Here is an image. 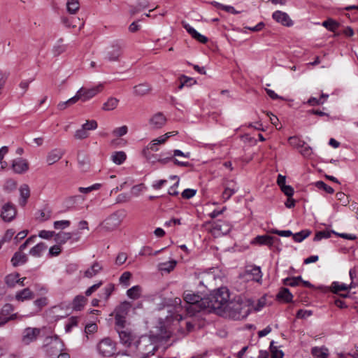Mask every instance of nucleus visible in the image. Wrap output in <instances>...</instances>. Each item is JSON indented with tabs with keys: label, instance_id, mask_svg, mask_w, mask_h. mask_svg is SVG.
Instances as JSON below:
<instances>
[{
	"label": "nucleus",
	"instance_id": "obj_28",
	"mask_svg": "<svg viewBox=\"0 0 358 358\" xmlns=\"http://www.w3.org/2000/svg\"><path fill=\"white\" fill-rule=\"evenodd\" d=\"M352 287V282L350 285L338 282H334L331 285V291L335 294H338L341 291H345Z\"/></svg>",
	"mask_w": 358,
	"mask_h": 358
},
{
	"label": "nucleus",
	"instance_id": "obj_27",
	"mask_svg": "<svg viewBox=\"0 0 358 358\" xmlns=\"http://www.w3.org/2000/svg\"><path fill=\"white\" fill-rule=\"evenodd\" d=\"M47 248L48 247L45 243L42 242L39 243L30 250L29 254L31 256L38 257L47 249Z\"/></svg>",
	"mask_w": 358,
	"mask_h": 358
},
{
	"label": "nucleus",
	"instance_id": "obj_21",
	"mask_svg": "<svg viewBox=\"0 0 358 358\" xmlns=\"http://www.w3.org/2000/svg\"><path fill=\"white\" fill-rule=\"evenodd\" d=\"M20 198L19 200V204L22 206H24L27 203V199L30 196L29 187L27 185L24 184L20 187Z\"/></svg>",
	"mask_w": 358,
	"mask_h": 358
},
{
	"label": "nucleus",
	"instance_id": "obj_59",
	"mask_svg": "<svg viewBox=\"0 0 358 358\" xmlns=\"http://www.w3.org/2000/svg\"><path fill=\"white\" fill-rule=\"evenodd\" d=\"M271 233L274 234H278V236L283 237H289L293 235L292 232L290 230H278V229H272Z\"/></svg>",
	"mask_w": 358,
	"mask_h": 358
},
{
	"label": "nucleus",
	"instance_id": "obj_53",
	"mask_svg": "<svg viewBox=\"0 0 358 358\" xmlns=\"http://www.w3.org/2000/svg\"><path fill=\"white\" fill-rule=\"evenodd\" d=\"M315 186L318 189H323V190H324L327 193L331 194V193L334 192V189L331 187L327 185L323 181H317V182H315Z\"/></svg>",
	"mask_w": 358,
	"mask_h": 358
},
{
	"label": "nucleus",
	"instance_id": "obj_1",
	"mask_svg": "<svg viewBox=\"0 0 358 358\" xmlns=\"http://www.w3.org/2000/svg\"><path fill=\"white\" fill-rule=\"evenodd\" d=\"M229 301V293L227 287L214 290L206 300V309L214 311L221 316Z\"/></svg>",
	"mask_w": 358,
	"mask_h": 358
},
{
	"label": "nucleus",
	"instance_id": "obj_41",
	"mask_svg": "<svg viewBox=\"0 0 358 358\" xmlns=\"http://www.w3.org/2000/svg\"><path fill=\"white\" fill-rule=\"evenodd\" d=\"M310 232L308 230H303L300 232L296 233L292 235L293 239L295 242L300 243L310 235Z\"/></svg>",
	"mask_w": 358,
	"mask_h": 358
},
{
	"label": "nucleus",
	"instance_id": "obj_5",
	"mask_svg": "<svg viewBox=\"0 0 358 358\" xmlns=\"http://www.w3.org/2000/svg\"><path fill=\"white\" fill-rule=\"evenodd\" d=\"M117 343L109 337L101 339L96 345V350L103 357H110L116 354Z\"/></svg>",
	"mask_w": 358,
	"mask_h": 358
},
{
	"label": "nucleus",
	"instance_id": "obj_4",
	"mask_svg": "<svg viewBox=\"0 0 358 358\" xmlns=\"http://www.w3.org/2000/svg\"><path fill=\"white\" fill-rule=\"evenodd\" d=\"M250 308L246 301L239 299L229 301L221 316L238 320L245 318L250 313Z\"/></svg>",
	"mask_w": 358,
	"mask_h": 358
},
{
	"label": "nucleus",
	"instance_id": "obj_8",
	"mask_svg": "<svg viewBox=\"0 0 358 358\" xmlns=\"http://www.w3.org/2000/svg\"><path fill=\"white\" fill-rule=\"evenodd\" d=\"M120 342L122 345L127 348L134 347V343L138 339L135 334L129 329H117Z\"/></svg>",
	"mask_w": 358,
	"mask_h": 358
},
{
	"label": "nucleus",
	"instance_id": "obj_52",
	"mask_svg": "<svg viewBox=\"0 0 358 358\" xmlns=\"http://www.w3.org/2000/svg\"><path fill=\"white\" fill-rule=\"evenodd\" d=\"M172 160L173 157L171 156V152L162 153L159 155L158 162L161 163L162 164H166Z\"/></svg>",
	"mask_w": 358,
	"mask_h": 358
},
{
	"label": "nucleus",
	"instance_id": "obj_40",
	"mask_svg": "<svg viewBox=\"0 0 358 358\" xmlns=\"http://www.w3.org/2000/svg\"><path fill=\"white\" fill-rule=\"evenodd\" d=\"M19 278L18 273L9 274L5 278L6 284L10 287H13L17 284V279Z\"/></svg>",
	"mask_w": 358,
	"mask_h": 358
},
{
	"label": "nucleus",
	"instance_id": "obj_13",
	"mask_svg": "<svg viewBox=\"0 0 358 358\" xmlns=\"http://www.w3.org/2000/svg\"><path fill=\"white\" fill-rule=\"evenodd\" d=\"M39 334L40 329L38 328H26L23 331L22 342L24 344L28 345L30 343L34 341L37 338V336L39 335Z\"/></svg>",
	"mask_w": 358,
	"mask_h": 358
},
{
	"label": "nucleus",
	"instance_id": "obj_6",
	"mask_svg": "<svg viewBox=\"0 0 358 358\" xmlns=\"http://www.w3.org/2000/svg\"><path fill=\"white\" fill-rule=\"evenodd\" d=\"M127 215V213L125 210L120 209L116 210L113 213H112L107 219L105 220V227L108 230H113L118 227L122 223V220L125 218Z\"/></svg>",
	"mask_w": 358,
	"mask_h": 358
},
{
	"label": "nucleus",
	"instance_id": "obj_38",
	"mask_svg": "<svg viewBox=\"0 0 358 358\" xmlns=\"http://www.w3.org/2000/svg\"><path fill=\"white\" fill-rule=\"evenodd\" d=\"M322 26L330 31H335L339 27V24L332 19H328L322 22Z\"/></svg>",
	"mask_w": 358,
	"mask_h": 358
},
{
	"label": "nucleus",
	"instance_id": "obj_14",
	"mask_svg": "<svg viewBox=\"0 0 358 358\" xmlns=\"http://www.w3.org/2000/svg\"><path fill=\"white\" fill-rule=\"evenodd\" d=\"M272 17L277 22H279L284 26L290 27L293 24L292 20L290 19L287 13L285 12L280 10L275 11L273 13Z\"/></svg>",
	"mask_w": 358,
	"mask_h": 358
},
{
	"label": "nucleus",
	"instance_id": "obj_22",
	"mask_svg": "<svg viewBox=\"0 0 358 358\" xmlns=\"http://www.w3.org/2000/svg\"><path fill=\"white\" fill-rule=\"evenodd\" d=\"M27 261V255L20 251L16 252L11 259V263L15 267L24 264Z\"/></svg>",
	"mask_w": 358,
	"mask_h": 358
},
{
	"label": "nucleus",
	"instance_id": "obj_58",
	"mask_svg": "<svg viewBox=\"0 0 358 358\" xmlns=\"http://www.w3.org/2000/svg\"><path fill=\"white\" fill-rule=\"evenodd\" d=\"M55 232L52 231L42 230L39 232L38 236L44 239H50L55 237Z\"/></svg>",
	"mask_w": 358,
	"mask_h": 358
},
{
	"label": "nucleus",
	"instance_id": "obj_56",
	"mask_svg": "<svg viewBox=\"0 0 358 358\" xmlns=\"http://www.w3.org/2000/svg\"><path fill=\"white\" fill-rule=\"evenodd\" d=\"M128 131V128L127 126L124 125L120 127L115 128L113 131V134L115 136L120 137L124 136Z\"/></svg>",
	"mask_w": 358,
	"mask_h": 358
},
{
	"label": "nucleus",
	"instance_id": "obj_37",
	"mask_svg": "<svg viewBox=\"0 0 358 358\" xmlns=\"http://www.w3.org/2000/svg\"><path fill=\"white\" fill-rule=\"evenodd\" d=\"M236 185H233L232 186H227L223 193H222V198L224 201H227L229 200L231 196L234 194L237 190H238V188L235 187Z\"/></svg>",
	"mask_w": 358,
	"mask_h": 358
},
{
	"label": "nucleus",
	"instance_id": "obj_50",
	"mask_svg": "<svg viewBox=\"0 0 358 358\" xmlns=\"http://www.w3.org/2000/svg\"><path fill=\"white\" fill-rule=\"evenodd\" d=\"M89 136V133L85 131L82 127L80 129L76 131L74 138L78 140L87 138Z\"/></svg>",
	"mask_w": 358,
	"mask_h": 358
},
{
	"label": "nucleus",
	"instance_id": "obj_20",
	"mask_svg": "<svg viewBox=\"0 0 358 358\" xmlns=\"http://www.w3.org/2000/svg\"><path fill=\"white\" fill-rule=\"evenodd\" d=\"M64 155V151L60 149L52 150L47 156V162L49 165H52L59 161Z\"/></svg>",
	"mask_w": 358,
	"mask_h": 358
},
{
	"label": "nucleus",
	"instance_id": "obj_61",
	"mask_svg": "<svg viewBox=\"0 0 358 358\" xmlns=\"http://www.w3.org/2000/svg\"><path fill=\"white\" fill-rule=\"evenodd\" d=\"M13 310L14 307L12 304L6 303L2 307L1 314L2 315L6 316L9 315L12 311H13Z\"/></svg>",
	"mask_w": 358,
	"mask_h": 358
},
{
	"label": "nucleus",
	"instance_id": "obj_31",
	"mask_svg": "<svg viewBox=\"0 0 358 358\" xmlns=\"http://www.w3.org/2000/svg\"><path fill=\"white\" fill-rule=\"evenodd\" d=\"M80 8L78 0H67L66 10L70 14L74 15L77 13Z\"/></svg>",
	"mask_w": 358,
	"mask_h": 358
},
{
	"label": "nucleus",
	"instance_id": "obj_29",
	"mask_svg": "<svg viewBox=\"0 0 358 358\" xmlns=\"http://www.w3.org/2000/svg\"><path fill=\"white\" fill-rule=\"evenodd\" d=\"M87 299L82 295L76 296L72 303V308L76 310H80L85 305Z\"/></svg>",
	"mask_w": 358,
	"mask_h": 358
},
{
	"label": "nucleus",
	"instance_id": "obj_35",
	"mask_svg": "<svg viewBox=\"0 0 358 358\" xmlns=\"http://www.w3.org/2000/svg\"><path fill=\"white\" fill-rule=\"evenodd\" d=\"M126 158L127 155L125 152L123 151L115 152L111 155L112 161L117 165L122 164L126 160Z\"/></svg>",
	"mask_w": 358,
	"mask_h": 358
},
{
	"label": "nucleus",
	"instance_id": "obj_60",
	"mask_svg": "<svg viewBox=\"0 0 358 358\" xmlns=\"http://www.w3.org/2000/svg\"><path fill=\"white\" fill-rule=\"evenodd\" d=\"M312 310L300 309L296 313V317L300 319H304L312 315Z\"/></svg>",
	"mask_w": 358,
	"mask_h": 358
},
{
	"label": "nucleus",
	"instance_id": "obj_23",
	"mask_svg": "<svg viewBox=\"0 0 358 358\" xmlns=\"http://www.w3.org/2000/svg\"><path fill=\"white\" fill-rule=\"evenodd\" d=\"M102 270V266L100 263L95 262L90 268L85 271L84 276L87 278H92L97 275Z\"/></svg>",
	"mask_w": 358,
	"mask_h": 358
},
{
	"label": "nucleus",
	"instance_id": "obj_15",
	"mask_svg": "<svg viewBox=\"0 0 358 358\" xmlns=\"http://www.w3.org/2000/svg\"><path fill=\"white\" fill-rule=\"evenodd\" d=\"M166 118L164 115L162 113H157L155 114L150 119V124L154 129H160L162 128L166 123Z\"/></svg>",
	"mask_w": 358,
	"mask_h": 358
},
{
	"label": "nucleus",
	"instance_id": "obj_62",
	"mask_svg": "<svg viewBox=\"0 0 358 358\" xmlns=\"http://www.w3.org/2000/svg\"><path fill=\"white\" fill-rule=\"evenodd\" d=\"M127 259V255L124 252H120L116 259H115V264L118 266H120L123 264L126 260Z\"/></svg>",
	"mask_w": 358,
	"mask_h": 358
},
{
	"label": "nucleus",
	"instance_id": "obj_42",
	"mask_svg": "<svg viewBox=\"0 0 358 358\" xmlns=\"http://www.w3.org/2000/svg\"><path fill=\"white\" fill-rule=\"evenodd\" d=\"M62 39H59L53 47V53L55 55H59L66 50V46L62 43Z\"/></svg>",
	"mask_w": 358,
	"mask_h": 358
},
{
	"label": "nucleus",
	"instance_id": "obj_36",
	"mask_svg": "<svg viewBox=\"0 0 358 358\" xmlns=\"http://www.w3.org/2000/svg\"><path fill=\"white\" fill-rule=\"evenodd\" d=\"M115 289V286L113 284H108L103 289L102 292L99 294V297L104 300H108L113 292Z\"/></svg>",
	"mask_w": 358,
	"mask_h": 358
},
{
	"label": "nucleus",
	"instance_id": "obj_26",
	"mask_svg": "<svg viewBox=\"0 0 358 358\" xmlns=\"http://www.w3.org/2000/svg\"><path fill=\"white\" fill-rule=\"evenodd\" d=\"M33 296V292L29 288H25L17 292L15 299L19 301H23L24 300L31 299Z\"/></svg>",
	"mask_w": 358,
	"mask_h": 358
},
{
	"label": "nucleus",
	"instance_id": "obj_44",
	"mask_svg": "<svg viewBox=\"0 0 358 358\" xmlns=\"http://www.w3.org/2000/svg\"><path fill=\"white\" fill-rule=\"evenodd\" d=\"M217 8H220V9H222L223 10H225L228 13H233V14H238L240 13L241 12L240 11H237L236 10H235V8L233 7V6H226V5H223L220 3H218V2H213V3Z\"/></svg>",
	"mask_w": 358,
	"mask_h": 358
},
{
	"label": "nucleus",
	"instance_id": "obj_51",
	"mask_svg": "<svg viewBox=\"0 0 358 358\" xmlns=\"http://www.w3.org/2000/svg\"><path fill=\"white\" fill-rule=\"evenodd\" d=\"M131 277V273L129 271L124 272L120 277V282L126 287L129 285V280Z\"/></svg>",
	"mask_w": 358,
	"mask_h": 358
},
{
	"label": "nucleus",
	"instance_id": "obj_34",
	"mask_svg": "<svg viewBox=\"0 0 358 358\" xmlns=\"http://www.w3.org/2000/svg\"><path fill=\"white\" fill-rule=\"evenodd\" d=\"M247 273L252 275V280L259 282L262 280V274L259 266H254L247 270Z\"/></svg>",
	"mask_w": 358,
	"mask_h": 358
},
{
	"label": "nucleus",
	"instance_id": "obj_18",
	"mask_svg": "<svg viewBox=\"0 0 358 358\" xmlns=\"http://www.w3.org/2000/svg\"><path fill=\"white\" fill-rule=\"evenodd\" d=\"M12 167L15 173H22L28 170L29 165L25 159L19 158L13 160Z\"/></svg>",
	"mask_w": 358,
	"mask_h": 358
},
{
	"label": "nucleus",
	"instance_id": "obj_17",
	"mask_svg": "<svg viewBox=\"0 0 358 358\" xmlns=\"http://www.w3.org/2000/svg\"><path fill=\"white\" fill-rule=\"evenodd\" d=\"M125 306L126 305L121 306L115 314V325L117 327V329H125L124 324L126 323V320L124 315L126 314V312L124 310Z\"/></svg>",
	"mask_w": 358,
	"mask_h": 358
},
{
	"label": "nucleus",
	"instance_id": "obj_54",
	"mask_svg": "<svg viewBox=\"0 0 358 358\" xmlns=\"http://www.w3.org/2000/svg\"><path fill=\"white\" fill-rule=\"evenodd\" d=\"M70 221L69 220H59L54 222V227L56 229H64L70 226Z\"/></svg>",
	"mask_w": 358,
	"mask_h": 358
},
{
	"label": "nucleus",
	"instance_id": "obj_39",
	"mask_svg": "<svg viewBox=\"0 0 358 358\" xmlns=\"http://www.w3.org/2000/svg\"><path fill=\"white\" fill-rule=\"evenodd\" d=\"M176 262L171 260L167 262L161 263L159 264V269L163 271L170 272L175 268Z\"/></svg>",
	"mask_w": 358,
	"mask_h": 358
},
{
	"label": "nucleus",
	"instance_id": "obj_46",
	"mask_svg": "<svg viewBox=\"0 0 358 358\" xmlns=\"http://www.w3.org/2000/svg\"><path fill=\"white\" fill-rule=\"evenodd\" d=\"M76 99L77 98L75 97V96H73V97H71V99L67 100L66 101L59 103L57 105L58 109L63 110L66 109L68 106L76 103L77 102Z\"/></svg>",
	"mask_w": 358,
	"mask_h": 358
},
{
	"label": "nucleus",
	"instance_id": "obj_30",
	"mask_svg": "<svg viewBox=\"0 0 358 358\" xmlns=\"http://www.w3.org/2000/svg\"><path fill=\"white\" fill-rule=\"evenodd\" d=\"M277 297L278 299H281L286 303H289L292 301L293 295L287 288H282L277 294Z\"/></svg>",
	"mask_w": 358,
	"mask_h": 358
},
{
	"label": "nucleus",
	"instance_id": "obj_64",
	"mask_svg": "<svg viewBox=\"0 0 358 358\" xmlns=\"http://www.w3.org/2000/svg\"><path fill=\"white\" fill-rule=\"evenodd\" d=\"M301 149L300 150V153L305 157H308L312 154V149L310 146L306 145V143L303 145V147H300Z\"/></svg>",
	"mask_w": 358,
	"mask_h": 358
},
{
	"label": "nucleus",
	"instance_id": "obj_10",
	"mask_svg": "<svg viewBox=\"0 0 358 358\" xmlns=\"http://www.w3.org/2000/svg\"><path fill=\"white\" fill-rule=\"evenodd\" d=\"M122 54V45L116 41L114 42L106 54V59L109 62H118Z\"/></svg>",
	"mask_w": 358,
	"mask_h": 358
},
{
	"label": "nucleus",
	"instance_id": "obj_19",
	"mask_svg": "<svg viewBox=\"0 0 358 358\" xmlns=\"http://www.w3.org/2000/svg\"><path fill=\"white\" fill-rule=\"evenodd\" d=\"M213 229L215 232L227 234L231 231V226L226 222L218 220L214 222Z\"/></svg>",
	"mask_w": 358,
	"mask_h": 358
},
{
	"label": "nucleus",
	"instance_id": "obj_63",
	"mask_svg": "<svg viewBox=\"0 0 358 358\" xmlns=\"http://www.w3.org/2000/svg\"><path fill=\"white\" fill-rule=\"evenodd\" d=\"M196 193V190L193 189H186L182 192V196L184 199H189L192 198Z\"/></svg>",
	"mask_w": 358,
	"mask_h": 358
},
{
	"label": "nucleus",
	"instance_id": "obj_45",
	"mask_svg": "<svg viewBox=\"0 0 358 358\" xmlns=\"http://www.w3.org/2000/svg\"><path fill=\"white\" fill-rule=\"evenodd\" d=\"M78 318L76 317H71L69 319L65 325V331L69 333L72 328L78 325Z\"/></svg>",
	"mask_w": 358,
	"mask_h": 358
},
{
	"label": "nucleus",
	"instance_id": "obj_25",
	"mask_svg": "<svg viewBox=\"0 0 358 358\" xmlns=\"http://www.w3.org/2000/svg\"><path fill=\"white\" fill-rule=\"evenodd\" d=\"M151 88L148 83H141L134 87V93L136 96H144L147 94Z\"/></svg>",
	"mask_w": 358,
	"mask_h": 358
},
{
	"label": "nucleus",
	"instance_id": "obj_2",
	"mask_svg": "<svg viewBox=\"0 0 358 358\" xmlns=\"http://www.w3.org/2000/svg\"><path fill=\"white\" fill-rule=\"evenodd\" d=\"M134 348L136 356L141 358H149L158 350L157 338L151 336H141L135 341Z\"/></svg>",
	"mask_w": 358,
	"mask_h": 358
},
{
	"label": "nucleus",
	"instance_id": "obj_48",
	"mask_svg": "<svg viewBox=\"0 0 358 358\" xmlns=\"http://www.w3.org/2000/svg\"><path fill=\"white\" fill-rule=\"evenodd\" d=\"M100 187H101V184L95 183V184H94L90 187H80L78 188V191L83 194H88L92 191L99 189Z\"/></svg>",
	"mask_w": 358,
	"mask_h": 358
},
{
	"label": "nucleus",
	"instance_id": "obj_49",
	"mask_svg": "<svg viewBox=\"0 0 358 358\" xmlns=\"http://www.w3.org/2000/svg\"><path fill=\"white\" fill-rule=\"evenodd\" d=\"M98 127V124L96 120H87L85 123L82 124V127L88 132L90 130H95Z\"/></svg>",
	"mask_w": 358,
	"mask_h": 358
},
{
	"label": "nucleus",
	"instance_id": "obj_43",
	"mask_svg": "<svg viewBox=\"0 0 358 358\" xmlns=\"http://www.w3.org/2000/svg\"><path fill=\"white\" fill-rule=\"evenodd\" d=\"M270 350L271 352L272 358H283V352L282 350H278L276 346H274L273 341L271 342Z\"/></svg>",
	"mask_w": 358,
	"mask_h": 358
},
{
	"label": "nucleus",
	"instance_id": "obj_11",
	"mask_svg": "<svg viewBox=\"0 0 358 358\" xmlns=\"http://www.w3.org/2000/svg\"><path fill=\"white\" fill-rule=\"evenodd\" d=\"M280 240L278 238L264 235L257 236L251 242L252 244H257L260 245H268L270 248L275 247V244L279 243Z\"/></svg>",
	"mask_w": 358,
	"mask_h": 358
},
{
	"label": "nucleus",
	"instance_id": "obj_33",
	"mask_svg": "<svg viewBox=\"0 0 358 358\" xmlns=\"http://www.w3.org/2000/svg\"><path fill=\"white\" fill-rule=\"evenodd\" d=\"M119 100L115 97H110L106 102L103 104L102 109L106 111L113 110L117 108Z\"/></svg>",
	"mask_w": 358,
	"mask_h": 358
},
{
	"label": "nucleus",
	"instance_id": "obj_32",
	"mask_svg": "<svg viewBox=\"0 0 358 358\" xmlns=\"http://www.w3.org/2000/svg\"><path fill=\"white\" fill-rule=\"evenodd\" d=\"M142 289L139 285H135L127 291V294L131 299H138L141 294Z\"/></svg>",
	"mask_w": 358,
	"mask_h": 358
},
{
	"label": "nucleus",
	"instance_id": "obj_55",
	"mask_svg": "<svg viewBox=\"0 0 358 358\" xmlns=\"http://www.w3.org/2000/svg\"><path fill=\"white\" fill-rule=\"evenodd\" d=\"M331 237V232L329 231H320L316 233L314 241H319L322 238H328Z\"/></svg>",
	"mask_w": 358,
	"mask_h": 358
},
{
	"label": "nucleus",
	"instance_id": "obj_12",
	"mask_svg": "<svg viewBox=\"0 0 358 358\" xmlns=\"http://www.w3.org/2000/svg\"><path fill=\"white\" fill-rule=\"evenodd\" d=\"M16 215V209L13 204L7 203L2 207L1 217L5 222L12 221Z\"/></svg>",
	"mask_w": 358,
	"mask_h": 358
},
{
	"label": "nucleus",
	"instance_id": "obj_3",
	"mask_svg": "<svg viewBox=\"0 0 358 358\" xmlns=\"http://www.w3.org/2000/svg\"><path fill=\"white\" fill-rule=\"evenodd\" d=\"M183 299L185 302V309L190 316L194 315L203 310H206V297L201 294L187 290L183 293Z\"/></svg>",
	"mask_w": 358,
	"mask_h": 358
},
{
	"label": "nucleus",
	"instance_id": "obj_24",
	"mask_svg": "<svg viewBox=\"0 0 358 358\" xmlns=\"http://www.w3.org/2000/svg\"><path fill=\"white\" fill-rule=\"evenodd\" d=\"M311 353L315 358H328L329 350L325 347H314Z\"/></svg>",
	"mask_w": 358,
	"mask_h": 358
},
{
	"label": "nucleus",
	"instance_id": "obj_7",
	"mask_svg": "<svg viewBox=\"0 0 358 358\" xmlns=\"http://www.w3.org/2000/svg\"><path fill=\"white\" fill-rule=\"evenodd\" d=\"M103 90V85L99 84L94 87L87 89L81 87L76 94V101L81 100L83 102H85L90 99L93 98L98 93L101 92Z\"/></svg>",
	"mask_w": 358,
	"mask_h": 358
},
{
	"label": "nucleus",
	"instance_id": "obj_9",
	"mask_svg": "<svg viewBox=\"0 0 358 358\" xmlns=\"http://www.w3.org/2000/svg\"><path fill=\"white\" fill-rule=\"evenodd\" d=\"M80 238L78 233L59 232L55 234V241L58 245L65 244L70 241L71 243L78 242Z\"/></svg>",
	"mask_w": 358,
	"mask_h": 358
},
{
	"label": "nucleus",
	"instance_id": "obj_47",
	"mask_svg": "<svg viewBox=\"0 0 358 358\" xmlns=\"http://www.w3.org/2000/svg\"><path fill=\"white\" fill-rule=\"evenodd\" d=\"M143 155L149 162L152 164L158 162L159 155L150 154V152H148V149H143Z\"/></svg>",
	"mask_w": 358,
	"mask_h": 358
},
{
	"label": "nucleus",
	"instance_id": "obj_16",
	"mask_svg": "<svg viewBox=\"0 0 358 358\" xmlns=\"http://www.w3.org/2000/svg\"><path fill=\"white\" fill-rule=\"evenodd\" d=\"M182 26L185 28V29L187 31L189 34L192 36V38L198 41L199 42L201 43H206L208 41V38L197 32L192 27H191L189 24L186 22H182Z\"/></svg>",
	"mask_w": 358,
	"mask_h": 358
},
{
	"label": "nucleus",
	"instance_id": "obj_57",
	"mask_svg": "<svg viewBox=\"0 0 358 358\" xmlns=\"http://www.w3.org/2000/svg\"><path fill=\"white\" fill-rule=\"evenodd\" d=\"M289 143L293 145V146H295L298 148H299V147H303V145L305 144V142L303 141H301L300 139H299L296 136H292L289 138Z\"/></svg>",
	"mask_w": 358,
	"mask_h": 358
}]
</instances>
